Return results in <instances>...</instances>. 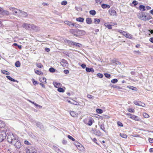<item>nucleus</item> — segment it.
Listing matches in <instances>:
<instances>
[{
  "mask_svg": "<svg viewBox=\"0 0 153 153\" xmlns=\"http://www.w3.org/2000/svg\"><path fill=\"white\" fill-rule=\"evenodd\" d=\"M104 75L105 77L108 78H110L111 77L110 74H107V73H105L104 74Z\"/></svg>",
  "mask_w": 153,
  "mask_h": 153,
  "instance_id": "nucleus-50",
  "label": "nucleus"
},
{
  "mask_svg": "<svg viewBox=\"0 0 153 153\" xmlns=\"http://www.w3.org/2000/svg\"><path fill=\"white\" fill-rule=\"evenodd\" d=\"M18 16L23 17H26L27 16V14L26 13L20 10V13H19Z\"/></svg>",
  "mask_w": 153,
  "mask_h": 153,
  "instance_id": "nucleus-10",
  "label": "nucleus"
},
{
  "mask_svg": "<svg viewBox=\"0 0 153 153\" xmlns=\"http://www.w3.org/2000/svg\"><path fill=\"white\" fill-rule=\"evenodd\" d=\"M61 65L64 67L67 68L68 66V64L67 61L64 59H62L60 62Z\"/></svg>",
  "mask_w": 153,
  "mask_h": 153,
  "instance_id": "nucleus-7",
  "label": "nucleus"
},
{
  "mask_svg": "<svg viewBox=\"0 0 153 153\" xmlns=\"http://www.w3.org/2000/svg\"><path fill=\"white\" fill-rule=\"evenodd\" d=\"M7 136L6 131H0V142L2 141Z\"/></svg>",
  "mask_w": 153,
  "mask_h": 153,
  "instance_id": "nucleus-3",
  "label": "nucleus"
},
{
  "mask_svg": "<svg viewBox=\"0 0 153 153\" xmlns=\"http://www.w3.org/2000/svg\"><path fill=\"white\" fill-rule=\"evenodd\" d=\"M100 129L102 130V131H105V128L104 126V124H102L100 125Z\"/></svg>",
  "mask_w": 153,
  "mask_h": 153,
  "instance_id": "nucleus-40",
  "label": "nucleus"
},
{
  "mask_svg": "<svg viewBox=\"0 0 153 153\" xmlns=\"http://www.w3.org/2000/svg\"><path fill=\"white\" fill-rule=\"evenodd\" d=\"M7 140L10 143L13 144L17 149L20 148L22 146L19 137L16 135L10 134L8 135Z\"/></svg>",
  "mask_w": 153,
  "mask_h": 153,
  "instance_id": "nucleus-1",
  "label": "nucleus"
},
{
  "mask_svg": "<svg viewBox=\"0 0 153 153\" xmlns=\"http://www.w3.org/2000/svg\"><path fill=\"white\" fill-rule=\"evenodd\" d=\"M53 85L56 88H59L61 86V84L59 83L54 82Z\"/></svg>",
  "mask_w": 153,
  "mask_h": 153,
  "instance_id": "nucleus-28",
  "label": "nucleus"
},
{
  "mask_svg": "<svg viewBox=\"0 0 153 153\" xmlns=\"http://www.w3.org/2000/svg\"><path fill=\"white\" fill-rule=\"evenodd\" d=\"M6 77L8 79H9V80H10V81H13V82H15V79H14L12 78V77H11L10 76H6Z\"/></svg>",
  "mask_w": 153,
  "mask_h": 153,
  "instance_id": "nucleus-39",
  "label": "nucleus"
},
{
  "mask_svg": "<svg viewBox=\"0 0 153 153\" xmlns=\"http://www.w3.org/2000/svg\"><path fill=\"white\" fill-rule=\"evenodd\" d=\"M130 118L137 121H140V119L139 117L134 115H133L132 116H131L130 117Z\"/></svg>",
  "mask_w": 153,
  "mask_h": 153,
  "instance_id": "nucleus-12",
  "label": "nucleus"
},
{
  "mask_svg": "<svg viewBox=\"0 0 153 153\" xmlns=\"http://www.w3.org/2000/svg\"><path fill=\"white\" fill-rule=\"evenodd\" d=\"M100 22V20L99 19L95 18L94 19V22L96 24H98Z\"/></svg>",
  "mask_w": 153,
  "mask_h": 153,
  "instance_id": "nucleus-32",
  "label": "nucleus"
},
{
  "mask_svg": "<svg viewBox=\"0 0 153 153\" xmlns=\"http://www.w3.org/2000/svg\"><path fill=\"white\" fill-rule=\"evenodd\" d=\"M39 80L40 82L43 83H46V79L44 77H42L39 79Z\"/></svg>",
  "mask_w": 153,
  "mask_h": 153,
  "instance_id": "nucleus-20",
  "label": "nucleus"
},
{
  "mask_svg": "<svg viewBox=\"0 0 153 153\" xmlns=\"http://www.w3.org/2000/svg\"><path fill=\"white\" fill-rule=\"evenodd\" d=\"M81 67L83 68L84 69L85 68H86V65L85 64H82L81 65Z\"/></svg>",
  "mask_w": 153,
  "mask_h": 153,
  "instance_id": "nucleus-61",
  "label": "nucleus"
},
{
  "mask_svg": "<svg viewBox=\"0 0 153 153\" xmlns=\"http://www.w3.org/2000/svg\"><path fill=\"white\" fill-rule=\"evenodd\" d=\"M149 141L151 143H153V138H149Z\"/></svg>",
  "mask_w": 153,
  "mask_h": 153,
  "instance_id": "nucleus-62",
  "label": "nucleus"
},
{
  "mask_svg": "<svg viewBox=\"0 0 153 153\" xmlns=\"http://www.w3.org/2000/svg\"><path fill=\"white\" fill-rule=\"evenodd\" d=\"M0 14H1L3 15H7L9 14V12L8 11L6 10H4L2 8L1 11L0 13Z\"/></svg>",
  "mask_w": 153,
  "mask_h": 153,
  "instance_id": "nucleus-13",
  "label": "nucleus"
},
{
  "mask_svg": "<svg viewBox=\"0 0 153 153\" xmlns=\"http://www.w3.org/2000/svg\"><path fill=\"white\" fill-rule=\"evenodd\" d=\"M93 120L92 119H88L87 120V123H86L89 126H91L93 123Z\"/></svg>",
  "mask_w": 153,
  "mask_h": 153,
  "instance_id": "nucleus-18",
  "label": "nucleus"
},
{
  "mask_svg": "<svg viewBox=\"0 0 153 153\" xmlns=\"http://www.w3.org/2000/svg\"><path fill=\"white\" fill-rule=\"evenodd\" d=\"M30 26L29 30H33L36 31L37 30V27L34 25L30 24Z\"/></svg>",
  "mask_w": 153,
  "mask_h": 153,
  "instance_id": "nucleus-11",
  "label": "nucleus"
},
{
  "mask_svg": "<svg viewBox=\"0 0 153 153\" xmlns=\"http://www.w3.org/2000/svg\"><path fill=\"white\" fill-rule=\"evenodd\" d=\"M36 125L38 127L40 128L42 125L40 123L38 122L36 123Z\"/></svg>",
  "mask_w": 153,
  "mask_h": 153,
  "instance_id": "nucleus-54",
  "label": "nucleus"
},
{
  "mask_svg": "<svg viewBox=\"0 0 153 153\" xmlns=\"http://www.w3.org/2000/svg\"><path fill=\"white\" fill-rule=\"evenodd\" d=\"M86 71L88 72H91L93 73L94 72V70L92 68H88L86 67L85 69Z\"/></svg>",
  "mask_w": 153,
  "mask_h": 153,
  "instance_id": "nucleus-19",
  "label": "nucleus"
},
{
  "mask_svg": "<svg viewBox=\"0 0 153 153\" xmlns=\"http://www.w3.org/2000/svg\"><path fill=\"white\" fill-rule=\"evenodd\" d=\"M73 26H74L76 27H79L80 25H79L76 24V23H73Z\"/></svg>",
  "mask_w": 153,
  "mask_h": 153,
  "instance_id": "nucleus-55",
  "label": "nucleus"
},
{
  "mask_svg": "<svg viewBox=\"0 0 153 153\" xmlns=\"http://www.w3.org/2000/svg\"><path fill=\"white\" fill-rule=\"evenodd\" d=\"M140 101H135L134 102V103L136 105L140 106V104H139Z\"/></svg>",
  "mask_w": 153,
  "mask_h": 153,
  "instance_id": "nucleus-52",
  "label": "nucleus"
},
{
  "mask_svg": "<svg viewBox=\"0 0 153 153\" xmlns=\"http://www.w3.org/2000/svg\"><path fill=\"white\" fill-rule=\"evenodd\" d=\"M120 136L123 138H126L127 137V135L124 134H120Z\"/></svg>",
  "mask_w": 153,
  "mask_h": 153,
  "instance_id": "nucleus-46",
  "label": "nucleus"
},
{
  "mask_svg": "<svg viewBox=\"0 0 153 153\" xmlns=\"http://www.w3.org/2000/svg\"><path fill=\"white\" fill-rule=\"evenodd\" d=\"M15 65L16 67H19L20 66V63L19 61H17L15 63Z\"/></svg>",
  "mask_w": 153,
  "mask_h": 153,
  "instance_id": "nucleus-41",
  "label": "nucleus"
},
{
  "mask_svg": "<svg viewBox=\"0 0 153 153\" xmlns=\"http://www.w3.org/2000/svg\"><path fill=\"white\" fill-rule=\"evenodd\" d=\"M49 71L53 73L55 71V69L53 68H51L49 69Z\"/></svg>",
  "mask_w": 153,
  "mask_h": 153,
  "instance_id": "nucleus-47",
  "label": "nucleus"
},
{
  "mask_svg": "<svg viewBox=\"0 0 153 153\" xmlns=\"http://www.w3.org/2000/svg\"><path fill=\"white\" fill-rule=\"evenodd\" d=\"M76 147L79 150L82 151H84L85 150V148L84 146L80 143H77V144H75Z\"/></svg>",
  "mask_w": 153,
  "mask_h": 153,
  "instance_id": "nucleus-6",
  "label": "nucleus"
},
{
  "mask_svg": "<svg viewBox=\"0 0 153 153\" xmlns=\"http://www.w3.org/2000/svg\"><path fill=\"white\" fill-rule=\"evenodd\" d=\"M137 16L139 19L144 21L149 20L151 19L152 18L150 16H147L143 13H139Z\"/></svg>",
  "mask_w": 153,
  "mask_h": 153,
  "instance_id": "nucleus-2",
  "label": "nucleus"
},
{
  "mask_svg": "<svg viewBox=\"0 0 153 153\" xmlns=\"http://www.w3.org/2000/svg\"><path fill=\"white\" fill-rule=\"evenodd\" d=\"M108 13L111 16H116L117 13L114 10L110 9L108 10Z\"/></svg>",
  "mask_w": 153,
  "mask_h": 153,
  "instance_id": "nucleus-9",
  "label": "nucleus"
},
{
  "mask_svg": "<svg viewBox=\"0 0 153 153\" xmlns=\"http://www.w3.org/2000/svg\"><path fill=\"white\" fill-rule=\"evenodd\" d=\"M35 105L36 106V107L39 108H42V106L40 105H39L36 103L35 104Z\"/></svg>",
  "mask_w": 153,
  "mask_h": 153,
  "instance_id": "nucleus-58",
  "label": "nucleus"
},
{
  "mask_svg": "<svg viewBox=\"0 0 153 153\" xmlns=\"http://www.w3.org/2000/svg\"><path fill=\"white\" fill-rule=\"evenodd\" d=\"M104 25L109 29H111V25L108 23H105L104 24Z\"/></svg>",
  "mask_w": 153,
  "mask_h": 153,
  "instance_id": "nucleus-29",
  "label": "nucleus"
},
{
  "mask_svg": "<svg viewBox=\"0 0 153 153\" xmlns=\"http://www.w3.org/2000/svg\"><path fill=\"white\" fill-rule=\"evenodd\" d=\"M84 19L82 17H79L76 19V20L78 22H83L84 21Z\"/></svg>",
  "mask_w": 153,
  "mask_h": 153,
  "instance_id": "nucleus-27",
  "label": "nucleus"
},
{
  "mask_svg": "<svg viewBox=\"0 0 153 153\" xmlns=\"http://www.w3.org/2000/svg\"><path fill=\"white\" fill-rule=\"evenodd\" d=\"M132 3L133 4H134V5L136 6V5L138 3L136 1H134Z\"/></svg>",
  "mask_w": 153,
  "mask_h": 153,
  "instance_id": "nucleus-59",
  "label": "nucleus"
},
{
  "mask_svg": "<svg viewBox=\"0 0 153 153\" xmlns=\"http://www.w3.org/2000/svg\"><path fill=\"white\" fill-rule=\"evenodd\" d=\"M117 125L120 126L122 127L123 126V125L122 123L118 121L117 122Z\"/></svg>",
  "mask_w": 153,
  "mask_h": 153,
  "instance_id": "nucleus-56",
  "label": "nucleus"
},
{
  "mask_svg": "<svg viewBox=\"0 0 153 153\" xmlns=\"http://www.w3.org/2000/svg\"><path fill=\"white\" fill-rule=\"evenodd\" d=\"M123 35L127 38L130 39L131 38V35L128 33H127L126 32L124 31V32H123Z\"/></svg>",
  "mask_w": 153,
  "mask_h": 153,
  "instance_id": "nucleus-17",
  "label": "nucleus"
},
{
  "mask_svg": "<svg viewBox=\"0 0 153 153\" xmlns=\"http://www.w3.org/2000/svg\"><path fill=\"white\" fill-rule=\"evenodd\" d=\"M36 65L37 67L39 68H41L43 67V65L41 63H36Z\"/></svg>",
  "mask_w": 153,
  "mask_h": 153,
  "instance_id": "nucleus-43",
  "label": "nucleus"
},
{
  "mask_svg": "<svg viewBox=\"0 0 153 153\" xmlns=\"http://www.w3.org/2000/svg\"><path fill=\"white\" fill-rule=\"evenodd\" d=\"M27 145H29L30 144V143L27 140H25L24 142Z\"/></svg>",
  "mask_w": 153,
  "mask_h": 153,
  "instance_id": "nucleus-60",
  "label": "nucleus"
},
{
  "mask_svg": "<svg viewBox=\"0 0 153 153\" xmlns=\"http://www.w3.org/2000/svg\"><path fill=\"white\" fill-rule=\"evenodd\" d=\"M30 24L24 23L22 25V27L26 29H29Z\"/></svg>",
  "mask_w": 153,
  "mask_h": 153,
  "instance_id": "nucleus-15",
  "label": "nucleus"
},
{
  "mask_svg": "<svg viewBox=\"0 0 153 153\" xmlns=\"http://www.w3.org/2000/svg\"><path fill=\"white\" fill-rule=\"evenodd\" d=\"M33 84L34 85H36L37 83V82L36 81H35V80L33 79Z\"/></svg>",
  "mask_w": 153,
  "mask_h": 153,
  "instance_id": "nucleus-64",
  "label": "nucleus"
},
{
  "mask_svg": "<svg viewBox=\"0 0 153 153\" xmlns=\"http://www.w3.org/2000/svg\"><path fill=\"white\" fill-rule=\"evenodd\" d=\"M87 97L89 99L93 100L94 99V97L93 96L88 94L87 95Z\"/></svg>",
  "mask_w": 153,
  "mask_h": 153,
  "instance_id": "nucleus-38",
  "label": "nucleus"
},
{
  "mask_svg": "<svg viewBox=\"0 0 153 153\" xmlns=\"http://www.w3.org/2000/svg\"><path fill=\"white\" fill-rule=\"evenodd\" d=\"M128 110L129 112H134V109L132 108H128Z\"/></svg>",
  "mask_w": 153,
  "mask_h": 153,
  "instance_id": "nucleus-57",
  "label": "nucleus"
},
{
  "mask_svg": "<svg viewBox=\"0 0 153 153\" xmlns=\"http://www.w3.org/2000/svg\"><path fill=\"white\" fill-rule=\"evenodd\" d=\"M89 13L91 15L94 16L96 14V12L94 10H93L90 11Z\"/></svg>",
  "mask_w": 153,
  "mask_h": 153,
  "instance_id": "nucleus-34",
  "label": "nucleus"
},
{
  "mask_svg": "<svg viewBox=\"0 0 153 153\" xmlns=\"http://www.w3.org/2000/svg\"><path fill=\"white\" fill-rule=\"evenodd\" d=\"M76 31L77 30H75L74 29H71L70 30V32L75 36L77 35Z\"/></svg>",
  "mask_w": 153,
  "mask_h": 153,
  "instance_id": "nucleus-24",
  "label": "nucleus"
},
{
  "mask_svg": "<svg viewBox=\"0 0 153 153\" xmlns=\"http://www.w3.org/2000/svg\"><path fill=\"white\" fill-rule=\"evenodd\" d=\"M118 82V80L117 79H112L111 82L113 83H115L117 82Z\"/></svg>",
  "mask_w": 153,
  "mask_h": 153,
  "instance_id": "nucleus-45",
  "label": "nucleus"
},
{
  "mask_svg": "<svg viewBox=\"0 0 153 153\" xmlns=\"http://www.w3.org/2000/svg\"><path fill=\"white\" fill-rule=\"evenodd\" d=\"M69 71L68 70H64V73L66 74H68L69 73Z\"/></svg>",
  "mask_w": 153,
  "mask_h": 153,
  "instance_id": "nucleus-63",
  "label": "nucleus"
},
{
  "mask_svg": "<svg viewBox=\"0 0 153 153\" xmlns=\"http://www.w3.org/2000/svg\"><path fill=\"white\" fill-rule=\"evenodd\" d=\"M101 7L103 9H105L106 8H109L110 7V5L104 4H102Z\"/></svg>",
  "mask_w": 153,
  "mask_h": 153,
  "instance_id": "nucleus-22",
  "label": "nucleus"
},
{
  "mask_svg": "<svg viewBox=\"0 0 153 153\" xmlns=\"http://www.w3.org/2000/svg\"><path fill=\"white\" fill-rule=\"evenodd\" d=\"M1 72L4 74H5L7 75H8L10 74V73L7 71L5 70H1Z\"/></svg>",
  "mask_w": 153,
  "mask_h": 153,
  "instance_id": "nucleus-30",
  "label": "nucleus"
},
{
  "mask_svg": "<svg viewBox=\"0 0 153 153\" xmlns=\"http://www.w3.org/2000/svg\"><path fill=\"white\" fill-rule=\"evenodd\" d=\"M68 102L71 104H74L75 105H79V103L78 102H76V101L74 100H73L72 102H71L70 101L68 100Z\"/></svg>",
  "mask_w": 153,
  "mask_h": 153,
  "instance_id": "nucleus-21",
  "label": "nucleus"
},
{
  "mask_svg": "<svg viewBox=\"0 0 153 153\" xmlns=\"http://www.w3.org/2000/svg\"><path fill=\"white\" fill-rule=\"evenodd\" d=\"M128 87L130 89H131L133 90L137 91V89L136 88L134 87L133 86H128Z\"/></svg>",
  "mask_w": 153,
  "mask_h": 153,
  "instance_id": "nucleus-37",
  "label": "nucleus"
},
{
  "mask_svg": "<svg viewBox=\"0 0 153 153\" xmlns=\"http://www.w3.org/2000/svg\"><path fill=\"white\" fill-rule=\"evenodd\" d=\"M64 23L68 25L69 26H73V23H72L71 22L68 21H65L64 22Z\"/></svg>",
  "mask_w": 153,
  "mask_h": 153,
  "instance_id": "nucleus-23",
  "label": "nucleus"
},
{
  "mask_svg": "<svg viewBox=\"0 0 153 153\" xmlns=\"http://www.w3.org/2000/svg\"><path fill=\"white\" fill-rule=\"evenodd\" d=\"M68 137L69 139L73 141H74L75 140V139L74 138L72 137L69 135H68Z\"/></svg>",
  "mask_w": 153,
  "mask_h": 153,
  "instance_id": "nucleus-49",
  "label": "nucleus"
},
{
  "mask_svg": "<svg viewBox=\"0 0 153 153\" xmlns=\"http://www.w3.org/2000/svg\"><path fill=\"white\" fill-rule=\"evenodd\" d=\"M140 10L142 11H144L145 10V7L144 6L141 5L139 6Z\"/></svg>",
  "mask_w": 153,
  "mask_h": 153,
  "instance_id": "nucleus-31",
  "label": "nucleus"
},
{
  "mask_svg": "<svg viewBox=\"0 0 153 153\" xmlns=\"http://www.w3.org/2000/svg\"><path fill=\"white\" fill-rule=\"evenodd\" d=\"M70 115L73 117H76L78 116V114L74 111H71L70 112Z\"/></svg>",
  "mask_w": 153,
  "mask_h": 153,
  "instance_id": "nucleus-16",
  "label": "nucleus"
},
{
  "mask_svg": "<svg viewBox=\"0 0 153 153\" xmlns=\"http://www.w3.org/2000/svg\"><path fill=\"white\" fill-rule=\"evenodd\" d=\"M67 4V2L66 1H63L61 2V4L63 5H65Z\"/></svg>",
  "mask_w": 153,
  "mask_h": 153,
  "instance_id": "nucleus-51",
  "label": "nucleus"
},
{
  "mask_svg": "<svg viewBox=\"0 0 153 153\" xmlns=\"http://www.w3.org/2000/svg\"><path fill=\"white\" fill-rule=\"evenodd\" d=\"M77 35H76V36H82L84 35L85 34V32L84 30H77Z\"/></svg>",
  "mask_w": 153,
  "mask_h": 153,
  "instance_id": "nucleus-5",
  "label": "nucleus"
},
{
  "mask_svg": "<svg viewBox=\"0 0 153 153\" xmlns=\"http://www.w3.org/2000/svg\"><path fill=\"white\" fill-rule=\"evenodd\" d=\"M10 10L13 12V13L14 15L19 16V13H20V10L14 7H10Z\"/></svg>",
  "mask_w": 153,
  "mask_h": 153,
  "instance_id": "nucleus-4",
  "label": "nucleus"
},
{
  "mask_svg": "<svg viewBox=\"0 0 153 153\" xmlns=\"http://www.w3.org/2000/svg\"><path fill=\"white\" fill-rule=\"evenodd\" d=\"M35 73L39 75H42L43 74L42 72L38 70L35 71Z\"/></svg>",
  "mask_w": 153,
  "mask_h": 153,
  "instance_id": "nucleus-35",
  "label": "nucleus"
},
{
  "mask_svg": "<svg viewBox=\"0 0 153 153\" xmlns=\"http://www.w3.org/2000/svg\"><path fill=\"white\" fill-rule=\"evenodd\" d=\"M58 91L60 92H64V90L63 88H59L57 89Z\"/></svg>",
  "mask_w": 153,
  "mask_h": 153,
  "instance_id": "nucleus-44",
  "label": "nucleus"
},
{
  "mask_svg": "<svg viewBox=\"0 0 153 153\" xmlns=\"http://www.w3.org/2000/svg\"><path fill=\"white\" fill-rule=\"evenodd\" d=\"M140 106H141L143 107H144L145 106V104L144 103L141 102L140 101L139 102Z\"/></svg>",
  "mask_w": 153,
  "mask_h": 153,
  "instance_id": "nucleus-48",
  "label": "nucleus"
},
{
  "mask_svg": "<svg viewBox=\"0 0 153 153\" xmlns=\"http://www.w3.org/2000/svg\"><path fill=\"white\" fill-rule=\"evenodd\" d=\"M143 117L146 118H149V115L146 113H144L143 114Z\"/></svg>",
  "mask_w": 153,
  "mask_h": 153,
  "instance_id": "nucleus-36",
  "label": "nucleus"
},
{
  "mask_svg": "<svg viewBox=\"0 0 153 153\" xmlns=\"http://www.w3.org/2000/svg\"><path fill=\"white\" fill-rule=\"evenodd\" d=\"M86 22L88 24H90L91 23L92 20L90 18H87L86 19Z\"/></svg>",
  "mask_w": 153,
  "mask_h": 153,
  "instance_id": "nucleus-25",
  "label": "nucleus"
},
{
  "mask_svg": "<svg viewBox=\"0 0 153 153\" xmlns=\"http://www.w3.org/2000/svg\"><path fill=\"white\" fill-rule=\"evenodd\" d=\"M73 46H75L76 47H80L82 46V45L80 44L74 42L73 44Z\"/></svg>",
  "mask_w": 153,
  "mask_h": 153,
  "instance_id": "nucleus-26",
  "label": "nucleus"
},
{
  "mask_svg": "<svg viewBox=\"0 0 153 153\" xmlns=\"http://www.w3.org/2000/svg\"><path fill=\"white\" fill-rule=\"evenodd\" d=\"M64 42L66 44H68L70 46H73L74 42L68 40H65Z\"/></svg>",
  "mask_w": 153,
  "mask_h": 153,
  "instance_id": "nucleus-14",
  "label": "nucleus"
},
{
  "mask_svg": "<svg viewBox=\"0 0 153 153\" xmlns=\"http://www.w3.org/2000/svg\"><path fill=\"white\" fill-rule=\"evenodd\" d=\"M103 75L99 73L97 74V76L100 78H102L103 77Z\"/></svg>",
  "mask_w": 153,
  "mask_h": 153,
  "instance_id": "nucleus-53",
  "label": "nucleus"
},
{
  "mask_svg": "<svg viewBox=\"0 0 153 153\" xmlns=\"http://www.w3.org/2000/svg\"><path fill=\"white\" fill-rule=\"evenodd\" d=\"M5 126V124L4 122L0 121V128H3Z\"/></svg>",
  "mask_w": 153,
  "mask_h": 153,
  "instance_id": "nucleus-33",
  "label": "nucleus"
},
{
  "mask_svg": "<svg viewBox=\"0 0 153 153\" xmlns=\"http://www.w3.org/2000/svg\"><path fill=\"white\" fill-rule=\"evenodd\" d=\"M26 153H36V150L33 148H30L26 150Z\"/></svg>",
  "mask_w": 153,
  "mask_h": 153,
  "instance_id": "nucleus-8",
  "label": "nucleus"
},
{
  "mask_svg": "<svg viewBox=\"0 0 153 153\" xmlns=\"http://www.w3.org/2000/svg\"><path fill=\"white\" fill-rule=\"evenodd\" d=\"M97 112L98 114H101L102 113V110L100 109H96Z\"/></svg>",
  "mask_w": 153,
  "mask_h": 153,
  "instance_id": "nucleus-42",
  "label": "nucleus"
}]
</instances>
